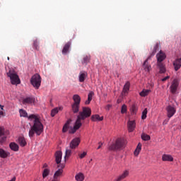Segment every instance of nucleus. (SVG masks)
Returning a JSON list of instances; mask_svg holds the SVG:
<instances>
[{
    "instance_id": "9d476101",
    "label": "nucleus",
    "mask_w": 181,
    "mask_h": 181,
    "mask_svg": "<svg viewBox=\"0 0 181 181\" xmlns=\"http://www.w3.org/2000/svg\"><path fill=\"white\" fill-rule=\"evenodd\" d=\"M179 81L178 79H174L172 84H171V86H170V90L171 92L175 94V93H176L177 91V88L179 86Z\"/></svg>"
},
{
    "instance_id": "c03bdc74",
    "label": "nucleus",
    "mask_w": 181,
    "mask_h": 181,
    "mask_svg": "<svg viewBox=\"0 0 181 181\" xmlns=\"http://www.w3.org/2000/svg\"><path fill=\"white\" fill-rule=\"evenodd\" d=\"M87 156V153L86 151H83L81 154H79V158L83 159L85 158V157Z\"/></svg>"
},
{
    "instance_id": "f704fd0d",
    "label": "nucleus",
    "mask_w": 181,
    "mask_h": 181,
    "mask_svg": "<svg viewBox=\"0 0 181 181\" xmlns=\"http://www.w3.org/2000/svg\"><path fill=\"white\" fill-rule=\"evenodd\" d=\"M33 47L34 49H36V50H39L40 46H39V40L37 39H35L33 42Z\"/></svg>"
},
{
    "instance_id": "79ce46f5",
    "label": "nucleus",
    "mask_w": 181,
    "mask_h": 181,
    "mask_svg": "<svg viewBox=\"0 0 181 181\" xmlns=\"http://www.w3.org/2000/svg\"><path fill=\"white\" fill-rule=\"evenodd\" d=\"M7 137L5 136V131H4V134L3 135V137L0 139V144H3L6 141Z\"/></svg>"
},
{
    "instance_id": "6ab92c4d",
    "label": "nucleus",
    "mask_w": 181,
    "mask_h": 181,
    "mask_svg": "<svg viewBox=\"0 0 181 181\" xmlns=\"http://www.w3.org/2000/svg\"><path fill=\"white\" fill-rule=\"evenodd\" d=\"M10 153L8 151H5L3 148H0V157L1 158H7V157H9Z\"/></svg>"
},
{
    "instance_id": "09e8293b",
    "label": "nucleus",
    "mask_w": 181,
    "mask_h": 181,
    "mask_svg": "<svg viewBox=\"0 0 181 181\" xmlns=\"http://www.w3.org/2000/svg\"><path fill=\"white\" fill-rule=\"evenodd\" d=\"M112 105H107L106 110H110Z\"/></svg>"
},
{
    "instance_id": "3c124183",
    "label": "nucleus",
    "mask_w": 181,
    "mask_h": 181,
    "mask_svg": "<svg viewBox=\"0 0 181 181\" xmlns=\"http://www.w3.org/2000/svg\"><path fill=\"white\" fill-rule=\"evenodd\" d=\"M2 115H4V113L3 110H1L0 112V117H2Z\"/></svg>"
},
{
    "instance_id": "4be33fe9",
    "label": "nucleus",
    "mask_w": 181,
    "mask_h": 181,
    "mask_svg": "<svg viewBox=\"0 0 181 181\" xmlns=\"http://www.w3.org/2000/svg\"><path fill=\"white\" fill-rule=\"evenodd\" d=\"M104 119V117H100L99 115H93L91 117L92 122H102Z\"/></svg>"
},
{
    "instance_id": "8fccbe9b",
    "label": "nucleus",
    "mask_w": 181,
    "mask_h": 181,
    "mask_svg": "<svg viewBox=\"0 0 181 181\" xmlns=\"http://www.w3.org/2000/svg\"><path fill=\"white\" fill-rule=\"evenodd\" d=\"M102 146H103V143H99V146L98 147V150H100V148H101Z\"/></svg>"
},
{
    "instance_id": "a211bd4d",
    "label": "nucleus",
    "mask_w": 181,
    "mask_h": 181,
    "mask_svg": "<svg viewBox=\"0 0 181 181\" xmlns=\"http://www.w3.org/2000/svg\"><path fill=\"white\" fill-rule=\"evenodd\" d=\"M73 100H74V101L76 102V104L77 105V107H78V110H79L80 104H81V96H79V95H74Z\"/></svg>"
},
{
    "instance_id": "ea45409f",
    "label": "nucleus",
    "mask_w": 181,
    "mask_h": 181,
    "mask_svg": "<svg viewBox=\"0 0 181 181\" xmlns=\"http://www.w3.org/2000/svg\"><path fill=\"white\" fill-rule=\"evenodd\" d=\"M69 122H67L64 124V127H63V129H62L63 133H66V132H67V130H68V129H69Z\"/></svg>"
},
{
    "instance_id": "c756f323",
    "label": "nucleus",
    "mask_w": 181,
    "mask_h": 181,
    "mask_svg": "<svg viewBox=\"0 0 181 181\" xmlns=\"http://www.w3.org/2000/svg\"><path fill=\"white\" fill-rule=\"evenodd\" d=\"M59 110H63V107H54V109H52L51 111L52 117H54V115L59 112Z\"/></svg>"
},
{
    "instance_id": "603ef678",
    "label": "nucleus",
    "mask_w": 181,
    "mask_h": 181,
    "mask_svg": "<svg viewBox=\"0 0 181 181\" xmlns=\"http://www.w3.org/2000/svg\"><path fill=\"white\" fill-rule=\"evenodd\" d=\"M47 164H44L43 165V168L47 169Z\"/></svg>"
},
{
    "instance_id": "de8ad7c7",
    "label": "nucleus",
    "mask_w": 181,
    "mask_h": 181,
    "mask_svg": "<svg viewBox=\"0 0 181 181\" xmlns=\"http://www.w3.org/2000/svg\"><path fill=\"white\" fill-rule=\"evenodd\" d=\"M168 78H170V76H165V78H163L162 81H166Z\"/></svg>"
},
{
    "instance_id": "39448f33",
    "label": "nucleus",
    "mask_w": 181,
    "mask_h": 181,
    "mask_svg": "<svg viewBox=\"0 0 181 181\" xmlns=\"http://www.w3.org/2000/svg\"><path fill=\"white\" fill-rule=\"evenodd\" d=\"M30 82L35 88H40L42 83V78L40 75H39V74L33 75L31 78Z\"/></svg>"
},
{
    "instance_id": "f3484780",
    "label": "nucleus",
    "mask_w": 181,
    "mask_h": 181,
    "mask_svg": "<svg viewBox=\"0 0 181 181\" xmlns=\"http://www.w3.org/2000/svg\"><path fill=\"white\" fill-rule=\"evenodd\" d=\"M71 45V42H67L66 43H65L62 49L63 54H66V53H68V52L69 51Z\"/></svg>"
},
{
    "instance_id": "72a5a7b5",
    "label": "nucleus",
    "mask_w": 181,
    "mask_h": 181,
    "mask_svg": "<svg viewBox=\"0 0 181 181\" xmlns=\"http://www.w3.org/2000/svg\"><path fill=\"white\" fill-rule=\"evenodd\" d=\"M71 109H72L74 112H78L79 109H78V107L77 106L76 102H74V103L72 105Z\"/></svg>"
},
{
    "instance_id": "7c9ffc66",
    "label": "nucleus",
    "mask_w": 181,
    "mask_h": 181,
    "mask_svg": "<svg viewBox=\"0 0 181 181\" xmlns=\"http://www.w3.org/2000/svg\"><path fill=\"white\" fill-rule=\"evenodd\" d=\"M130 86H131V83H129V82H127L124 84V86L123 88V93H124V94H125V93H128V91L129 90Z\"/></svg>"
},
{
    "instance_id": "412c9836",
    "label": "nucleus",
    "mask_w": 181,
    "mask_h": 181,
    "mask_svg": "<svg viewBox=\"0 0 181 181\" xmlns=\"http://www.w3.org/2000/svg\"><path fill=\"white\" fill-rule=\"evenodd\" d=\"M18 144L21 147H25V146H27V141L25 137H23V136L18 137Z\"/></svg>"
},
{
    "instance_id": "37998d69",
    "label": "nucleus",
    "mask_w": 181,
    "mask_h": 181,
    "mask_svg": "<svg viewBox=\"0 0 181 181\" xmlns=\"http://www.w3.org/2000/svg\"><path fill=\"white\" fill-rule=\"evenodd\" d=\"M127 111V106L126 105H122V108H121V112L122 114H125Z\"/></svg>"
},
{
    "instance_id": "f257e3e1",
    "label": "nucleus",
    "mask_w": 181,
    "mask_h": 181,
    "mask_svg": "<svg viewBox=\"0 0 181 181\" xmlns=\"http://www.w3.org/2000/svg\"><path fill=\"white\" fill-rule=\"evenodd\" d=\"M28 119L33 122V126L30 127L28 133L29 137H34L35 134L40 136L44 132V126L42 123L41 119L38 115H30Z\"/></svg>"
},
{
    "instance_id": "a18cd8bd",
    "label": "nucleus",
    "mask_w": 181,
    "mask_h": 181,
    "mask_svg": "<svg viewBox=\"0 0 181 181\" xmlns=\"http://www.w3.org/2000/svg\"><path fill=\"white\" fill-rule=\"evenodd\" d=\"M4 133H5L4 127H0V137L4 136Z\"/></svg>"
},
{
    "instance_id": "49530a36",
    "label": "nucleus",
    "mask_w": 181,
    "mask_h": 181,
    "mask_svg": "<svg viewBox=\"0 0 181 181\" xmlns=\"http://www.w3.org/2000/svg\"><path fill=\"white\" fill-rule=\"evenodd\" d=\"M51 181H57V178H56V174L54 173V175H53V178Z\"/></svg>"
},
{
    "instance_id": "4c0bfd02",
    "label": "nucleus",
    "mask_w": 181,
    "mask_h": 181,
    "mask_svg": "<svg viewBox=\"0 0 181 181\" xmlns=\"http://www.w3.org/2000/svg\"><path fill=\"white\" fill-rule=\"evenodd\" d=\"M21 117H28V115L25 110H23V109H20L19 110Z\"/></svg>"
},
{
    "instance_id": "7ed1b4c3",
    "label": "nucleus",
    "mask_w": 181,
    "mask_h": 181,
    "mask_svg": "<svg viewBox=\"0 0 181 181\" xmlns=\"http://www.w3.org/2000/svg\"><path fill=\"white\" fill-rule=\"evenodd\" d=\"M126 146V141L124 140V139H117L113 144H111L109 146L110 151H115L117 150H121L122 148H124Z\"/></svg>"
},
{
    "instance_id": "f8f14e48",
    "label": "nucleus",
    "mask_w": 181,
    "mask_h": 181,
    "mask_svg": "<svg viewBox=\"0 0 181 181\" xmlns=\"http://www.w3.org/2000/svg\"><path fill=\"white\" fill-rule=\"evenodd\" d=\"M64 165H62L60 168H59L56 172H55V177H56V181H60V177L63 175Z\"/></svg>"
},
{
    "instance_id": "c9c22d12",
    "label": "nucleus",
    "mask_w": 181,
    "mask_h": 181,
    "mask_svg": "<svg viewBox=\"0 0 181 181\" xmlns=\"http://www.w3.org/2000/svg\"><path fill=\"white\" fill-rule=\"evenodd\" d=\"M49 173H50V170H48L47 168L43 170V173H42L43 178H46L47 177H48Z\"/></svg>"
},
{
    "instance_id": "9b49d317",
    "label": "nucleus",
    "mask_w": 181,
    "mask_h": 181,
    "mask_svg": "<svg viewBox=\"0 0 181 181\" xmlns=\"http://www.w3.org/2000/svg\"><path fill=\"white\" fill-rule=\"evenodd\" d=\"M62 159V151H57L55 153V161H56L58 167H60Z\"/></svg>"
},
{
    "instance_id": "864d4df0",
    "label": "nucleus",
    "mask_w": 181,
    "mask_h": 181,
    "mask_svg": "<svg viewBox=\"0 0 181 181\" xmlns=\"http://www.w3.org/2000/svg\"><path fill=\"white\" fill-rule=\"evenodd\" d=\"M4 107V106H3V105H0V108L1 109V111H3Z\"/></svg>"
},
{
    "instance_id": "aec40b11",
    "label": "nucleus",
    "mask_w": 181,
    "mask_h": 181,
    "mask_svg": "<svg viewBox=\"0 0 181 181\" xmlns=\"http://www.w3.org/2000/svg\"><path fill=\"white\" fill-rule=\"evenodd\" d=\"M75 180L76 181H84L85 180L84 174H83V173H78L75 175Z\"/></svg>"
},
{
    "instance_id": "1a4fd4ad",
    "label": "nucleus",
    "mask_w": 181,
    "mask_h": 181,
    "mask_svg": "<svg viewBox=\"0 0 181 181\" xmlns=\"http://www.w3.org/2000/svg\"><path fill=\"white\" fill-rule=\"evenodd\" d=\"M166 110L168 119H170L171 117H173V115H174V114L176 112V109H175L173 106H167Z\"/></svg>"
},
{
    "instance_id": "2eb2a0df",
    "label": "nucleus",
    "mask_w": 181,
    "mask_h": 181,
    "mask_svg": "<svg viewBox=\"0 0 181 181\" xmlns=\"http://www.w3.org/2000/svg\"><path fill=\"white\" fill-rule=\"evenodd\" d=\"M173 66H174L175 70L176 71H177V70H179V69H180V67H181V57H180L178 59H175V60H174Z\"/></svg>"
},
{
    "instance_id": "a878e982",
    "label": "nucleus",
    "mask_w": 181,
    "mask_h": 181,
    "mask_svg": "<svg viewBox=\"0 0 181 181\" xmlns=\"http://www.w3.org/2000/svg\"><path fill=\"white\" fill-rule=\"evenodd\" d=\"M158 67L160 69V73H165L166 71V67L164 64V63H158Z\"/></svg>"
},
{
    "instance_id": "5701e85b",
    "label": "nucleus",
    "mask_w": 181,
    "mask_h": 181,
    "mask_svg": "<svg viewBox=\"0 0 181 181\" xmlns=\"http://www.w3.org/2000/svg\"><path fill=\"white\" fill-rule=\"evenodd\" d=\"M163 161H173L174 158L172 157V156H170L168 154H163L162 156Z\"/></svg>"
},
{
    "instance_id": "dca6fc26",
    "label": "nucleus",
    "mask_w": 181,
    "mask_h": 181,
    "mask_svg": "<svg viewBox=\"0 0 181 181\" xmlns=\"http://www.w3.org/2000/svg\"><path fill=\"white\" fill-rule=\"evenodd\" d=\"M128 175H129V171L128 170H125V171H124V173H122V174H121L115 181H122V180L127 178Z\"/></svg>"
},
{
    "instance_id": "2f4dec72",
    "label": "nucleus",
    "mask_w": 181,
    "mask_h": 181,
    "mask_svg": "<svg viewBox=\"0 0 181 181\" xmlns=\"http://www.w3.org/2000/svg\"><path fill=\"white\" fill-rule=\"evenodd\" d=\"M141 139L144 140V141H148L151 140V136L148 134H145V133H143L141 134Z\"/></svg>"
},
{
    "instance_id": "bb28decb",
    "label": "nucleus",
    "mask_w": 181,
    "mask_h": 181,
    "mask_svg": "<svg viewBox=\"0 0 181 181\" xmlns=\"http://www.w3.org/2000/svg\"><path fill=\"white\" fill-rule=\"evenodd\" d=\"M151 91V89H143V90L140 92L139 94L141 95V97H146V95H148Z\"/></svg>"
},
{
    "instance_id": "cd10ccee",
    "label": "nucleus",
    "mask_w": 181,
    "mask_h": 181,
    "mask_svg": "<svg viewBox=\"0 0 181 181\" xmlns=\"http://www.w3.org/2000/svg\"><path fill=\"white\" fill-rule=\"evenodd\" d=\"M141 150H142V144H141V143H139L134 151V156H139Z\"/></svg>"
},
{
    "instance_id": "4468645a",
    "label": "nucleus",
    "mask_w": 181,
    "mask_h": 181,
    "mask_svg": "<svg viewBox=\"0 0 181 181\" xmlns=\"http://www.w3.org/2000/svg\"><path fill=\"white\" fill-rule=\"evenodd\" d=\"M88 76V72H86V71H81V72H80L78 75L79 81H81V83H83L86 78H87Z\"/></svg>"
},
{
    "instance_id": "ddd939ff",
    "label": "nucleus",
    "mask_w": 181,
    "mask_h": 181,
    "mask_svg": "<svg viewBox=\"0 0 181 181\" xmlns=\"http://www.w3.org/2000/svg\"><path fill=\"white\" fill-rule=\"evenodd\" d=\"M136 126V124L135 123V120H133V121L129 120V122H127L128 131L130 133L134 132V130H135Z\"/></svg>"
},
{
    "instance_id": "393cba45",
    "label": "nucleus",
    "mask_w": 181,
    "mask_h": 181,
    "mask_svg": "<svg viewBox=\"0 0 181 181\" xmlns=\"http://www.w3.org/2000/svg\"><path fill=\"white\" fill-rule=\"evenodd\" d=\"M35 99L34 98H25L23 100V104H32V103H34Z\"/></svg>"
},
{
    "instance_id": "f03ea898",
    "label": "nucleus",
    "mask_w": 181,
    "mask_h": 181,
    "mask_svg": "<svg viewBox=\"0 0 181 181\" xmlns=\"http://www.w3.org/2000/svg\"><path fill=\"white\" fill-rule=\"evenodd\" d=\"M91 114H92V110L90 107H83L82 112H79L78 116H77V119L76 121V123L73 129H71L69 130V133L71 134H74L76 130H78V129L81 127L82 126L81 120H86V119H88V117H90Z\"/></svg>"
},
{
    "instance_id": "c85d7f7f",
    "label": "nucleus",
    "mask_w": 181,
    "mask_h": 181,
    "mask_svg": "<svg viewBox=\"0 0 181 181\" xmlns=\"http://www.w3.org/2000/svg\"><path fill=\"white\" fill-rule=\"evenodd\" d=\"M94 95L93 92H89L88 95V100H86L85 104H90V101L93 100V97Z\"/></svg>"
},
{
    "instance_id": "473e14b6",
    "label": "nucleus",
    "mask_w": 181,
    "mask_h": 181,
    "mask_svg": "<svg viewBox=\"0 0 181 181\" xmlns=\"http://www.w3.org/2000/svg\"><path fill=\"white\" fill-rule=\"evenodd\" d=\"M130 111L132 114H136L138 111V106H136V105H132V107L130 108Z\"/></svg>"
},
{
    "instance_id": "6e6d98bb",
    "label": "nucleus",
    "mask_w": 181,
    "mask_h": 181,
    "mask_svg": "<svg viewBox=\"0 0 181 181\" xmlns=\"http://www.w3.org/2000/svg\"><path fill=\"white\" fill-rule=\"evenodd\" d=\"M7 59H8V60H9V59H10L9 56H8Z\"/></svg>"
},
{
    "instance_id": "a19ab883",
    "label": "nucleus",
    "mask_w": 181,
    "mask_h": 181,
    "mask_svg": "<svg viewBox=\"0 0 181 181\" xmlns=\"http://www.w3.org/2000/svg\"><path fill=\"white\" fill-rule=\"evenodd\" d=\"M71 155V150H66V153H65V160H66V158H69L70 156Z\"/></svg>"
},
{
    "instance_id": "5fc2aeb1",
    "label": "nucleus",
    "mask_w": 181,
    "mask_h": 181,
    "mask_svg": "<svg viewBox=\"0 0 181 181\" xmlns=\"http://www.w3.org/2000/svg\"><path fill=\"white\" fill-rule=\"evenodd\" d=\"M16 177H13V178H12L11 180H10V181H16Z\"/></svg>"
},
{
    "instance_id": "b1692460",
    "label": "nucleus",
    "mask_w": 181,
    "mask_h": 181,
    "mask_svg": "<svg viewBox=\"0 0 181 181\" xmlns=\"http://www.w3.org/2000/svg\"><path fill=\"white\" fill-rule=\"evenodd\" d=\"M9 147L13 151H18L19 150V146L16 143H10Z\"/></svg>"
},
{
    "instance_id": "6e6552de",
    "label": "nucleus",
    "mask_w": 181,
    "mask_h": 181,
    "mask_svg": "<svg viewBox=\"0 0 181 181\" xmlns=\"http://www.w3.org/2000/svg\"><path fill=\"white\" fill-rule=\"evenodd\" d=\"M80 143H81V139H79L78 137H76V139H74L73 140H71L69 144V147L70 148L74 150L76 148V147H78Z\"/></svg>"
},
{
    "instance_id": "0eeeda50",
    "label": "nucleus",
    "mask_w": 181,
    "mask_h": 181,
    "mask_svg": "<svg viewBox=\"0 0 181 181\" xmlns=\"http://www.w3.org/2000/svg\"><path fill=\"white\" fill-rule=\"evenodd\" d=\"M156 57H157V64L159 67V63H162L163 61L165 60L166 57V54L164 52H163V50H160V52L157 53Z\"/></svg>"
},
{
    "instance_id": "58836bf2",
    "label": "nucleus",
    "mask_w": 181,
    "mask_h": 181,
    "mask_svg": "<svg viewBox=\"0 0 181 181\" xmlns=\"http://www.w3.org/2000/svg\"><path fill=\"white\" fill-rule=\"evenodd\" d=\"M90 57L89 56H84L82 63L85 64H87L90 62Z\"/></svg>"
},
{
    "instance_id": "20e7f679",
    "label": "nucleus",
    "mask_w": 181,
    "mask_h": 181,
    "mask_svg": "<svg viewBox=\"0 0 181 181\" xmlns=\"http://www.w3.org/2000/svg\"><path fill=\"white\" fill-rule=\"evenodd\" d=\"M158 48H159V45H158V43H156V45H154L152 53L144 61L143 66L144 68V70H146V71H150V70L151 69V64H148V60H149V59H151V57H152V56H155Z\"/></svg>"
},
{
    "instance_id": "423d86ee",
    "label": "nucleus",
    "mask_w": 181,
    "mask_h": 181,
    "mask_svg": "<svg viewBox=\"0 0 181 181\" xmlns=\"http://www.w3.org/2000/svg\"><path fill=\"white\" fill-rule=\"evenodd\" d=\"M7 76L10 77L11 84H19V83H21L18 75H17V74H14L12 71L7 72Z\"/></svg>"
},
{
    "instance_id": "e433bc0d",
    "label": "nucleus",
    "mask_w": 181,
    "mask_h": 181,
    "mask_svg": "<svg viewBox=\"0 0 181 181\" xmlns=\"http://www.w3.org/2000/svg\"><path fill=\"white\" fill-rule=\"evenodd\" d=\"M147 114H148V109H144V110H143L142 112V115H141L142 120H145V119H146Z\"/></svg>"
}]
</instances>
